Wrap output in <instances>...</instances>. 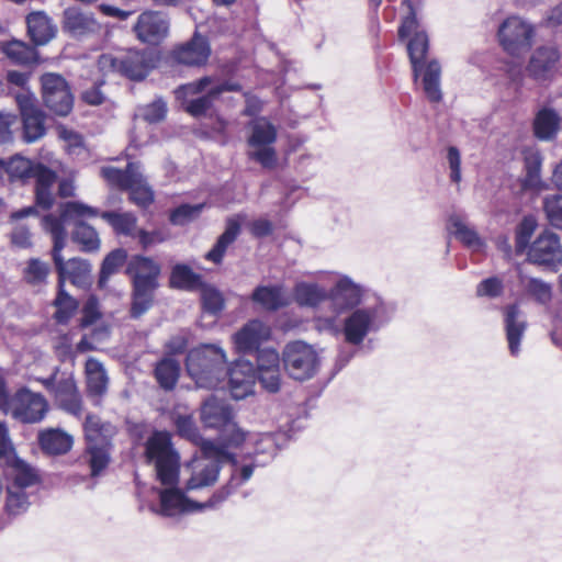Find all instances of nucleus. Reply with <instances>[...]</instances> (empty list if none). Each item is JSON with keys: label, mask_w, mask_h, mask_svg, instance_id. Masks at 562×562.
<instances>
[{"label": "nucleus", "mask_w": 562, "mask_h": 562, "mask_svg": "<svg viewBox=\"0 0 562 562\" xmlns=\"http://www.w3.org/2000/svg\"><path fill=\"white\" fill-rule=\"evenodd\" d=\"M146 458L149 463H154L157 480L167 486L158 490L159 514L170 517L178 513L196 512L200 503L190 499L186 495V488L176 486L179 481L180 456L173 448L168 432H154L146 443Z\"/></svg>", "instance_id": "obj_1"}, {"label": "nucleus", "mask_w": 562, "mask_h": 562, "mask_svg": "<svg viewBox=\"0 0 562 562\" xmlns=\"http://www.w3.org/2000/svg\"><path fill=\"white\" fill-rule=\"evenodd\" d=\"M186 368L199 387L214 389L226 376V355L216 345H201L188 352Z\"/></svg>", "instance_id": "obj_2"}, {"label": "nucleus", "mask_w": 562, "mask_h": 562, "mask_svg": "<svg viewBox=\"0 0 562 562\" xmlns=\"http://www.w3.org/2000/svg\"><path fill=\"white\" fill-rule=\"evenodd\" d=\"M389 322L386 307L382 299L372 294V300L366 299V304L355 308L342 323L345 341L360 346L368 335L378 333Z\"/></svg>", "instance_id": "obj_3"}, {"label": "nucleus", "mask_w": 562, "mask_h": 562, "mask_svg": "<svg viewBox=\"0 0 562 562\" xmlns=\"http://www.w3.org/2000/svg\"><path fill=\"white\" fill-rule=\"evenodd\" d=\"M5 171L12 180L26 182L35 180V200L42 210H49L55 203L53 187L57 180V173L38 161L15 156L5 162Z\"/></svg>", "instance_id": "obj_4"}, {"label": "nucleus", "mask_w": 562, "mask_h": 562, "mask_svg": "<svg viewBox=\"0 0 562 562\" xmlns=\"http://www.w3.org/2000/svg\"><path fill=\"white\" fill-rule=\"evenodd\" d=\"M429 49L428 35L424 31L415 32L407 43V52L413 68L414 79L422 76L424 92L430 102L442 99L440 88L441 66L438 60L431 59L427 64L425 57Z\"/></svg>", "instance_id": "obj_5"}, {"label": "nucleus", "mask_w": 562, "mask_h": 562, "mask_svg": "<svg viewBox=\"0 0 562 562\" xmlns=\"http://www.w3.org/2000/svg\"><path fill=\"white\" fill-rule=\"evenodd\" d=\"M247 157L265 169H273L278 164L274 144L277 126L266 116H257L247 123Z\"/></svg>", "instance_id": "obj_6"}, {"label": "nucleus", "mask_w": 562, "mask_h": 562, "mask_svg": "<svg viewBox=\"0 0 562 562\" xmlns=\"http://www.w3.org/2000/svg\"><path fill=\"white\" fill-rule=\"evenodd\" d=\"M281 360L286 374L300 382L314 378L321 368L318 352L303 340L288 342L282 350Z\"/></svg>", "instance_id": "obj_7"}, {"label": "nucleus", "mask_w": 562, "mask_h": 562, "mask_svg": "<svg viewBox=\"0 0 562 562\" xmlns=\"http://www.w3.org/2000/svg\"><path fill=\"white\" fill-rule=\"evenodd\" d=\"M156 54L149 49H130L120 56L102 55L100 65L102 68L110 67L126 78L139 81L145 79L156 66Z\"/></svg>", "instance_id": "obj_8"}, {"label": "nucleus", "mask_w": 562, "mask_h": 562, "mask_svg": "<svg viewBox=\"0 0 562 562\" xmlns=\"http://www.w3.org/2000/svg\"><path fill=\"white\" fill-rule=\"evenodd\" d=\"M15 102L22 121V139L26 144H32L46 134L45 113L37 106L35 95L27 91L15 95Z\"/></svg>", "instance_id": "obj_9"}, {"label": "nucleus", "mask_w": 562, "mask_h": 562, "mask_svg": "<svg viewBox=\"0 0 562 562\" xmlns=\"http://www.w3.org/2000/svg\"><path fill=\"white\" fill-rule=\"evenodd\" d=\"M42 98L47 109L66 116L74 108V95L66 79L58 74L46 72L41 77Z\"/></svg>", "instance_id": "obj_10"}, {"label": "nucleus", "mask_w": 562, "mask_h": 562, "mask_svg": "<svg viewBox=\"0 0 562 562\" xmlns=\"http://www.w3.org/2000/svg\"><path fill=\"white\" fill-rule=\"evenodd\" d=\"M533 35V26L519 16L507 18L497 32L501 46L513 56L529 50Z\"/></svg>", "instance_id": "obj_11"}, {"label": "nucleus", "mask_w": 562, "mask_h": 562, "mask_svg": "<svg viewBox=\"0 0 562 562\" xmlns=\"http://www.w3.org/2000/svg\"><path fill=\"white\" fill-rule=\"evenodd\" d=\"M170 24V16L167 12L148 9L137 16L133 32L139 42L159 45L169 36Z\"/></svg>", "instance_id": "obj_12"}, {"label": "nucleus", "mask_w": 562, "mask_h": 562, "mask_svg": "<svg viewBox=\"0 0 562 562\" xmlns=\"http://www.w3.org/2000/svg\"><path fill=\"white\" fill-rule=\"evenodd\" d=\"M48 411L46 398L27 387L19 389L12 396V408L9 414L24 424H35L44 419Z\"/></svg>", "instance_id": "obj_13"}, {"label": "nucleus", "mask_w": 562, "mask_h": 562, "mask_svg": "<svg viewBox=\"0 0 562 562\" xmlns=\"http://www.w3.org/2000/svg\"><path fill=\"white\" fill-rule=\"evenodd\" d=\"M252 432L245 431L234 420L221 429L218 442L206 440L202 445L203 453L216 454L224 461L236 462L231 449L245 448L250 446L249 437Z\"/></svg>", "instance_id": "obj_14"}, {"label": "nucleus", "mask_w": 562, "mask_h": 562, "mask_svg": "<svg viewBox=\"0 0 562 562\" xmlns=\"http://www.w3.org/2000/svg\"><path fill=\"white\" fill-rule=\"evenodd\" d=\"M531 263L557 271L562 263V245L560 237L551 232L540 234L527 251Z\"/></svg>", "instance_id": "obj_15"}, {"label": "nucleus", "mask_w": 562, "mask_h": 562, "mask_svg": "<svg viewBox=\"0 0 562 562\" xmlns=\"http://www.w3.org/2000/svg\"><path fill=\"white\" fill-rule=\"evenodd\" d=\"M63 31L76 40L99 35L102 25L94 14L79 7H69L63 12Z\"/></svg>", "instance_id": "obj_16"}, {"label": "nucleus", "mask_w": 562, "mask_h": 562, "mask_svg": "<svg viewBox=\"0 0 562 562\" xmlns=\"http://www.w3.org/2000/svg\"><path fill=\"white\" fill-rule=\"evenodd\" d=\"M366 299L371 301L372 295H368L360 284L355 283L347 276L341 277L329 291V300L337 313L353 311L360 307V304H366Z\"/></svg>", "instance_id": "obj_17"}, {"label": "nucleus", "mask_w": 562, "mask_h": 562, "mask_svg": "<svg viewBox=\"0 0 562 562\" xmlns=\"http://www.w3.org/2000/svg\"><path fill=\"white\" fill-rule=\"evenodd\" d=\"M204 457L195 461L191 477L186 483V491H196L214 485L222 469V458L216 454L203 453Z\"/></svg>", "instance_id": "obj_18"}, {"label": "nucleus", "mask_w": 562, "mask_h": 562, "mask_svg": "<svg viewBox=\"0 0 562 562\" xmlns=\"http://www.w3.org/2000/svg\"><path fill=\"white\" fill-rule=\"evenodd\" d=\"M269 338L270 328L259 319H251L234 335V344L240 353L250 355L261 350V344Z\"/></svg>", "instance_id": "obj_19"}, {"label": "nucleus", "mask_w": 562, "mask_h": 562, "mask_svg": "<svg viewBox=\"0 0 562 562\" xmlns=\"http://www.w3.org/2000/svg\"><path fill=\"white\" fill-rule=\"evenodd\" d=\"M504 329L512 356L520 352V342L527 330V319L524 312L517 304H508L503 308Z\"/></svg>", "instance_id": "obj_20"}, {"label": "nucleus", "mask_w": 562, "mask_h": 562, "mask_svg": "<svg viewBox=\"0 0 562 562\" xmlns=\"http://www.w3.org/2000/svg\"><path fill=\"white\" fill-rule=\"evenodd\" d=\"M211 54L207 38L195 32L192 38L172 50L173 59L186 66H202Z\"/></svg>", "instance_id": "obj_21"}, {"label": "nucleus", "mask_w": 562, "mask_h": 562, "mask_svg": "<svg viewBox=\"0 0 562 562\" xmlns=\"http://www.w3.org/2000/svg\"><path fill=\"white\" fill-rule=\"evenodd\" d=\"M228 389L234 400H244L254 391L255 368L249 361H237L227 367Z\"/></svg>", "instance_id": "obj_22"}, {"label": "nucleus", "mask_w": 562, "mask_h": 562, "mask_svg": "<svg viewBox=\"0 0 562 562\" xmlns=\"http://www.w3.org/2000/svg\"><path fill=\"white\" fill-rule=\"evenodd\" d=\"M560 52L554 46H540L531 54L527 65L528 75L535 80H547L557 71Z\"/></svg>", "instance_id": "obj_23"}, {"label": "nucleus", "mask_w": 562, "mask_h": 562, "mask_svg": "<svg viewBox=\"0 0 562 562\" xmlns=\"http://www.w3.org/2000/svg\"><path fill=\"white\" fill-rule=\"evenodd\" d=\"M54 397L60 409L77 418H81L83 412L82 398L72 376L57 380L54 387Z\"/></svg>", "instance_id": "obj_24"}, {"label": "nucleus", "mask_w": 562, "mask_h": 562, "mask_svg": "<svg viewBox=\"0 0 562 562\" xmlns=\"http://www.w3.org/2000/svg\"><path fill=\"white\" fill-rule=\"evenodd\" d=\"M200 417L205 427L221 430L234 420V412L225 400L212 395L202 403Z\"/></svg>", "instance_id": "obj_25"}, {"label": "nucleus", "mask_w": 562, "mask_h": 562, "mask_svg": "<svg viewBox=\"0 0 562 562\" xmlns=\"http://www.w3.org/2000/svg\"><path fill=\"white\" fill-rule=\"evenodd\" d=\"M159 281H131L130 317L138 319L144 316L155 302Z\"/></svg>", "instance_id": "obj_26"}, {"label": "nucleus", "mask_w": 562, "mask_h": 562, "mask_svg": "<svg viewBox=\"0 0 562 562\" xmlns=\"http://www.w3.org/2000/svg\"><path fill=\"white\" fill-rule=\"evenodd\" d=\"M27 35L35 46L48 44L57 33V26L44 11H34L26 15Z\"/></svg>", "instance_id": "obj_27"}, {"label": "nucleus", "mask_w": 562, "mask_h": 562, "mask_svg": "<svg viewBox=\"0 0 562 562\" xmlns=\"http://www.w3.org/2000/svg\"><path fill=\"white\" fill-rule=\"evenodd\" d=\"M1 53L13 64L21 67H32L40 63V54L36 46H31L20 40H11L0 43Z\"/></svg>", "instance_id": "obj_28"}, {"label": "nucleus", "mask_w": 562, "mask_h": 562, "mask_svg": "<svg viewBox=\"0 0 562 562\" xmlns=\"http://www.w3.org/2000/svg\"><path fill=\"white\" fill-rule=\"evenodd\" d=\"M251 301L269 312L279 311L290 304V299L281 284L256 286L251 293Z\"/></svg>", "instance_id": "obj_29"}, {"label": "nucleus", "mask_w": 562, "mask_h": 562, "mask_svg": "<svg viewBox=\"0 0 562 562\" xmlns=\"http://www.w3.org/2000/svg\"><path fill=\"white\" fill-rule=\"evenodd\" d=\"M161 267L154 259L135 255L132 256L126 265L125 274L130 281H159Z\"/></svg>", "instance_id": "obj_30"}, {"label": "nucleus", "mask_w": 562, "mask_h": 562, "mask_svg": "<svg viewBox=\"0 0 562 562\" xmlns=\"http://www.w3.org/2000/svg\"><path fill=\"white\" fill-rule=\"evenodd\" d=\"M240 222L237 217L226 220L225 231L217 237L214 246L209 250L204 258L215 265L223 262L227 248L237 239L240 234Z\"/></svg>", "instance_id": "obj_31"}, {"label": "nucleus", "mask_w": 562, "mask_h": 562, "mask_svg": "<svg viewBox=\"0 0 562 562\" xmlns=\"http://www.w3.org/2000/svg\"><path fill=\"white\" fill-rule=\"evenodd\" d=\"M61 277L64 283L68 279L75 286L87 289L91 285V263L82 258H71L67 262L61 256Z\"/></svg>", "instance_id": "obj_32"}, {"label": "nucleus", "mask_w": 562, "mask_h": 562, "mask_svg": "<svg viewBox=\"0 0 562 562\" xmlns=\"http://www.w3.org/2000/svg\"><path fill=\"white\" fill-rule=\"evenodd\" d=\"M58 273L57 295L53 302L56 307L54 319L57 324L66 325L78 310V301L74 299L64 285V277H61V269L56 268Z\"/></svg>", "instance_id": "obj_33"}, {"label": "nucleus", "mask_w": 562, "mask_h": 562, "mask_svg": "<svg viewBox=\"0 0 562 562\" xmlns=\"http://www.w3.org/2000/svg\"><path fill=\"white\" fill-rule=\"evenodd\" d=\"M542 155L538 149H527L524 151L525 177L521 186L527 190H539L542 188L541 168Z\"/></svg>", "instance_id": "obj_34"}, {"label": "nucleus", "mask_w": 562, "mask_h": 562, "mask_svg": "<svg viewBox=\"0 0 562 562\" xmlns=\"http://www.w3.org/2000/svg\"><path fill=\"white\" fill-rule=\"evenodd\" d=\"M42 450L52 456L67 453L72 447V438L59 429H47L38 435Z\"/></svg>", "instance_id": "obj_35"}, {"label": "nucleus", "mask_w": 562, "mask_h": 562, "mask_svg": "<svg viewBox=\"0 0 562 562\" xmlns=\"http://www.w3.org/2000/svg\"><path fill=\"white\" fill-rule=\"evenodd\" d=\"M294 300L302 307H316L327 299L329 292L317 283L299 282L294 286Z\"/></svg>", "instance_id": "obj_36"}, {"label": "nucleus", "mask_w": 562, "mask_h": 562, "mask_svg": "<svg viewBox=\"0 0 562 562\" xmlns=\"http://www.w3.org/2000/svg\"><path fill=\"white\" fill-rule=\"evenodd\" d=\"M3 464L10 469L8 475L11 477V483H8L7 485L19 486L20 488L25 490L26 487L37 483L38 479L34 469L18 456L14 457V460H8Z\"/></svg>", "instance_id": "obj_37"}, {"label": "nucleus", "mask_w": 562, "mask_h": 562, "mask_svg": "<svg viewBox=\"0 0 562 562\" xmlns=\"http://www.w3.org/2000/svg\"><path fill=\"white\" fill-rule=\"evenodd\" d=\"M169 283L173 289L193 291L200 289L204 282L202 276L194 272L188 265L177 263L171 269Z\"/></svg>", "instance_id": "obj_38"}, {"label": "nucleus", "mask_w": 562, "mask_h": 562, "mask_svg": "<svg viewBox=\"0 0 562 562\" xmlns=\"http://www.w3.org/2000/svg\"><path fill=\"white\" fill-rule=\"evenodd\" d=\"M87 389L92 395H102L108 389V374L103 364L93 357H90L86 361L85 366Z\"/></svg>", "instance_id": "obj_39"}, {"label": "nucleus", "mask_w": 562, "mask_h": 562, "mask_svg": "<svg viewBox=\"0 0 562 562\" xmlns=\"http://www.w3.org/2000/svg\"><path fill=\"white\" fill-rule=\"evenodd\" d=\"M180 363L170 357H165L156 363L154 374L159 386L165 391H172L180 376Z\"/></svg>", "instance_id": "obj_40"}, {"label": "nucleus", "mask_w": 562, "mask_h": 562, "mask_svg": "<svg viewBox=\"0 0 562 562\" xmlns=\"http://www.w3.org/2000/svg\"><path fill=\"white\" fill-rule=\"evenodd\" d=\"M64 221L61 215L59 217H55L53 215H46L44 217V223L46 228L52 234V238L54 241L52 256L56 268L61 269V250L65 247L66 241V229L64 226Z\"/></svg>", "instance_id": "obj_41"}, {"label": "nucleus", "mask_w": 562, "mask_h": 562, "mask_svg": "<svg viewBox=\"0 0 562 562\" xmlns=\"http://www.w3.org/2000/svg\"><path fill=\"white\" fill-rule=\"evenodd\" d=\"M559 115L552 109L540 110L533 121V131L537 138L541 140L552 139L559 127Z\"/></svg>", "instance_id": "obj_42"}, {"label": "nucleus", "mask_w": 562, "mask_h": 562, "mask_svg": "<svg viewBox=\"0 0 562 562\" xmlns=\"http://www.w3.org/2000/svg\"><path fill=\"white\" fill-rule=\"evenodd\" d=\"M72 241L78 244L82 251L93 252L100 248L101 240L98 232L85 221H76L71 233Z\"/></svg>", "instance_id": "obj_43"}, {"label": "nucleus", "mask_w": 562, "mask_h": 562, "mask_svg": "<svg viewBox=\"0 0 562 562\" xmlns=\"http://www.w3.org/2000/svg\"><path fill=\"white\" fill-rule=\"evenodd\" d=\"M127 251L123 248H116L110 251L101 263L98 286L104 289L108 285L111 276L116 273L121 267L127 263Z\"/></svg>", "instance_id": "obj_44"}, {"label": "nucleus", "mask_w": 562, "mask_h": 562, "mask_svg": "<svg viewBox=\"0 0 562 562\" xmlns=\"http://www.w3.org/2000/svg\"><path fill=\"white\" fill-rule=\"evenodd\" d=\"M139 170L140 166L137 162H128L124 170L112 166L103 167L101 176L111 186L125 190Z\"/></svg>", "instance_id": "obj_45"}, {"label": "nucleus", "mask_w": 562, "mask_h": 562, "mask_svg": "<svg viewBox=\"0 0 562 562\" xmlns=\"http://www.w3.org/2000/svg\"><path fill=\"white\" fill-rule=\"evenodd\" d=\"M85 460L90 467V475L98 476L110 463L108 447L89 442L85 451Z\"/></svg>", "instance_id": "obj_46"}, {"label": "nucleus", "mask_w": 562, "mask_h": 562, "mask_svg": "<svg viewBox=\"0 0 562 562\" xmlns=\"http://www.w3.org/2000/svg\"><path fill=\"white\" fill-rule=\"evenodd\" d=\"M130 200L139 207L146 209L154 202V192L146 183L140 170L136 172L128 187Z\"/></svg>", "instance_id": "obj_47"}, {"label": "nucleus", "mask_w": 562, "mask_h": 562, "mask_svg": "<svg viewBox=\"0 0 562 562\" xmlns=\"http://www.w3.org/2000/svg\"><path fill=\"white\" fill-rule=\"evenodd\" d=\"M100 216L112 226L116 234L124 236H131L137 223L136 216L131 212L104 211Z\"/></svg>", "instance_id": "obj_48"}, {"label": "nucleus", "mask_w": 562, "mask_h": 562, "mask_svg": "<svg viewBox=\"0 0 562 562\" xmlns=\"http://www.w3.org/2000/svg\"><path fill=\"white\" fill-rule=\"evenodd\" d=\"M7 498L4 509L10 516H18L25 513L30 506L29 496L25 490L19 486L5 485Z\"/></svg>", "instance_id": "obj_49"}, {"label": "nucleus", "mask_w": 562, "mask_h": 562, "mask_svg": "<svg viewBox=\"0 0 562 562\" xmlns=\"http://www.w3.org/2000/svg\"><path fill=\"white\" fill-rule=\"evenodd\" d=\"M100 214L98 209L80 201H69L61 205V218L72 223L74 226L76 221H83L85 217H97Z\"/></svg>", "instance_id": "obj_50"}, {"label": "nucleus", "mask_w": 562, "mask_h": 562, "mask_svg": "<svg viewBox=\"0 0 562 562\" xmlns=\"http://www.w3.org/2000/svg\"><path fill=\"white\" fill-rule=\"evenodd\" d=\"M537 228L532 216H525L515 229V250L517 255L524 254L530 247V239Z\"/></svg>", "instance_id": "obj_51"}, {"label": "nucleus", "mask_w": 562, "mask_h": 562, "mask_svg": "<svg viewBox=\"0 0 562 562\" xmlns=\"http://www.w3.org/2000/svg\"><path fill=\"white\" fill-rule=\"evenodd\" d=\"M50 268L47 262H44L37 258H32L27 261L26 267L23 271L24 281L32 285H43L47 281Z\"/></svg>", "instance_id": "obj_52"}, {"label": "nucleus", "mask_w": 562, "mask_h": 562, "mask_svg": "<svg viewBox=\"0 0 562 562\" xmlns=\"http://www.w3.org/2000/svg\"><path fill=\"white\" fill-rule=\"evenodd\" d=\"M201 289V303L205 313L217 316L225 306L223 294L214 286L203 283Z\"/></svg>", "instance_id": "obj_53"}, {"label": "nucleus", "mask_w": 562, "mask_h": 562, "mask_svg": "<svg viewBox=\"0 0 562 562\" xmlns=\"http://www.w3.org/2000/svg\"><path fill=\"white\" fill-rule=\"evenodd\" d=\"M250 446L247 447V456L258 457L260 454L267 456L272 459L276 453V442L271 434H252Z\"/></svg>", "instance_id": "obj_54"}, {"label": "nucleus", "mask_w": 562, "mask_h": 562, "mask_svg": "<svg viewBox=\"0 0 562 562\" xmlns=\"http://www.w3.org/2000/svg\"><path fill=\"white\" fill-rule=\"evenodd\" d=\"M449 224L453 228L454 236L464 245L469 247H480L482 245V239L477 233L465 225L459 215H451L449 217Z\"/></svg>", "instance_id": "obj_55"}, {"label": "nucleus", "mask_w": 562, "mask_h": 562, "mask_svg": "<svg viewBox=\"0 0 562 562\" xmlns=\"http://www.w3.org/2000/svg\"><path fill=\"white\" fill-rule=\"evenodd\" d=\"M215 100H217V98L210 89L205 94L188 100L182 108L191 116L199 119L212 110Z\"/></svg>", "instance_id": "obj_56"}, {"label": "nucleus", "mask_w": 562, "mask_h": 562, "mask_svg": "<svg viewBox=\"0 0 562 562\" xmlns=\"http://www.w3.org/2000/svg\"><path fill=\"white\" fill-rule=\"evenodd\" d=\"M204 207L203 203L189 204L183 203L170 212L169 221L172 225L184 226L194 221L201 214Z\"/></svg>", "instance_id": "obj_57"}, {"label": "nucleus", "mask_w": 562, "mask_h": 562, "mask_svg": "<svg viewBox=\"0 0 562 562\" xmlns=\"http://www.w3.org/2000/svg\"><path fill=\"white\" fill-rule=\"evenodd\" d=\"M212 82V77L204 76L195 81L181 85L175 90L176 99L183 105L191 98L199 97Z\"/></svg>", "instance_id": "obj_58"}, {"label": "nucleus", "mask_w": 562, "mask_h": 562, "mask_svg": "<svg viewBox=\"0 0 562 562\" xmlns=\"http://www.w3.org/2000/svg\"><path fill=\"white\" fill-rule=\"evenodd\" d=\"M167 103L162 98H157L151 103L139 106L136 116L148 123H158L166 117Z\"/></svg>", "instance_id": "obj_59"}, {"label": "nucleus", "mask_w": 562, "mask_h": 562, "mask_svg": "<svg viewBox=\"0 0 562 562\" xmlns=\"http://www.w3.org/2000/svg\"><path fill=\"white\" fill-rule=\"evenodd\" d=\"M543 211L550 224L562 227V194H548L542 201Z\"/></svg>", "instance_id": "obj_60"}, {"label": "nucleus", "mask_w": 562, "mask_h": 562, "mask_svg": "<svg viewBox=\"0 0 562 562\" xmlns=\"http://www.w3.org/2000/svg\"><path fill=\"white\" fill-rule=\"evenodd\" d=\"M504 292V283L498 277H490L476 285V295L481 297L496 299Z\"/></svg>", "instance_id": "obj_61"}, {"label": "nucleus", "mask_w": 562, "mask_h": 562, "mask_svg": "<svg viewBox=\"0 0 562 562\" xmlns=\"http://www.w3.org/2000/svg\"><path fill=\"white\" fill-rule=\"evenodd\" d=\"M256 353V370L255 372H260L263 370H271L273 368L280 367V356L272 348H265L258 350Z\"/></svg>", "instance_id": "obj_62"}, {"label": "nucleus", "mask_w": 562, "mask_h": 562, "mask_svg": "<svg viewBox=\"0 0 562 562\" xmlns=\"http://www.w3.org/2000/svg\"><path fill=\"white\" fill-rule=\"evenodd\" d=\"M261 386L270 393H277L281 386L280 367L271 370L255 372Z\"/></svg>", "instance_id": "obj_63"}, {"label": "nucleus", "mask_w": 562, "mask_h": 562, "mask_svg": "<svg viewBox=\"0 0 562 562\" xmlns=\"http://www.w3.org/2000/svg\"><path fill=\"white\" fill-rule=\"evenodd\" d=\"M526 289L541 304H546L551 300V286L540 279L530 278Z\"/></svg>", "instance_id": "obj_64"}]
</instances>
